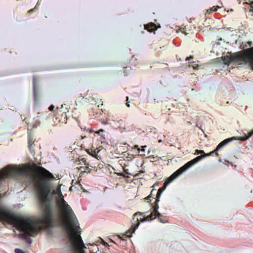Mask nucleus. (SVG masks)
Here are the masks:
<instances>
[{"instance_id":"obj_39","label":"nucleus","mask_w":253,"mask_h":253,"mask_svg":"<svg viewBox=\"0 0 253 253\" xmlns=\"http://www.w3.org/2000/svg\"><path fill=\"white\" fill-rule=\"evenodd\" d=\"M95 245V243H93V244H92V246H93Z\"/></svg>"},{"instance_id":"obj_11","label":"nucleus","mask_w":253,"mask_h":253,"mask_svg":"<svg viewBox=\"0 0 253 253\" xmlns=\"http://www.w3.org/2000/svg\"><path fill=\"white\" fill-rule=\"evenodd\" d=\"M155 213L154 212H152L151 214L146 217H144L143 218H140V220L141 222H144L145 221H149L155 219Z\"/></svg>"},{"instance_id":"obj_19","label":"nucleus","mask_w":253,"mask_h":253,"mask_svg":"<svg viewBox=\"0 0 253 253\" xmlns=\"http://www.w3.org/2000/svg\"><path fill=\"white\" fill-rule=\"evenodd\" d=\"M155 213V218L158 217V219L159 217H162V215L158 211L157 212H154Z\"/></svg>"},{"instance_id":"obj_22","label":"nucleus","mask_w":253,"mask_h":253,"mask_svg":"<svg viewBox=\"0 0 253 253\" xmlns=\"http://www.w3.org/2000/svg\"><path fill=\"white\" fill-rule=\"evenodd\" d=\"M158 220L160 221V222H161L162 223H166L167 222V221L166 219L162 218V217H159L158 218Z\"/></svg>"},{"instance_id":"obj_3","label":"nucleus","mask_w":253,"mask_h":253,"mask_svg":"<svg viewBox=\"0 0 253 253\" xmlns=\"http://www.w3.org/2000/svg\"><path fill=\"white\" fill-rule=\"evenodd\" d=\"M226 57L229 58V62L249 63L253 70V47L247 49L246 53L237 52Z\"/></svg>"},{"instance_id":"obj_17","label":"nucleus","mask_w":253,"mask_h":253,"mask_svg":"<svg viewBox=\"0 0 253 253\" xmlns=\"http://www.w3.org/2000/svg\"><path fill=\"white\" fill-rule=\"evenodd\" d=\"M40 4V3L39 2H38L36 5L35 6V7L33 8V9H30V10L28 11V12L29 13H31L32 12L35 11V10H37L38 9V7H39V5Z\"/></svg>"},{"instance_id":"obj_42","label":"nucleus","mask_w":253,"mask_h":253,"mask_svg":"<svg viewBox=\"0 0 253 253\" xmlns=\"http://www.w3.org/2000/svg\"><path fill=\"white\" fill-rule=\"evenodd\" d=\"M252 11L253 12V9L252 10Z\"/></svg>"},{"instance_id":"obj_9","label":"nucleus","mask_w":253,"mask_h":253,"mask_svg":"<svg viewBox=\"0 0 253 253\" xmlns=\"http://www.w3.org/2000/svg\"><path fill=\"white\" fill-rule=\"evenodd\" d=\"M34 80H35V77H34ZM33 97L35 103H37L39 100V93L38 91L36 88L35 84V81H34V85H33Z\"/></svg>"},{"instance_id":"obj_40","label":"nucleus","mask_w":253,"mask_h":253,"mask_svg":"<svg viewBox=\"0 0 253 253\" xmlns=\"http://www.w3.org/2000/svg\"><path fill=\"white\" fill-rule=\"evenodd\" d=\"M95 245V243H93V244H92V246H93Z\"/></svg>"},{"instance_id":"obj_34","label":"nucleus","mask_w":253,"mask_h":253,"mask_svg":"<svg viewBox=\"0 0 253 253\" xmlns=\"http://www.w3.org/2000/svg\"><path fill=\"white\" fill-rule=\"evenodd\" d=\"M139 173H136V174H135V175H134V177H138V176H139Z\"/></svg>"},{"instance_id":"obj_23","label":"nucleus","mask_w":253,"mask_h":253,"mask_svg":"<svg viewBox=\"0 0 253 253\" xmlns=\"http://www.w3.org/2000/svg\"><path fill=\"white\" fill-rule=\"evenodd\" d=\"M154 191V189H153V190L151 191L150 194L148 196H147V197L145 198V199H146V200H150L151 201L150 198L152 197V193H153Z\"/></svg>"},{"instance_id":"obj_37","label":"nucleus","mask_w":253,"mask_h":253,"mask_svg":"<svg viewBox=\"0 0 253 253\" xmlns=\"http://www.w3.org/2000/svg\"><path fill=\"white\" fill-rule=\"evenodd\" d=\"M138 146L137 145H135V147L138 148Z\"/></svg>"},{"instance_id":"obj_5","label":"nucleus","mask_w":253,"mask_h":253,"mask_svg":"<svg viewBox=\"0 0 253 253\" xmlns=\"http://www.w3.org/2000/svg\"><path fill=\"white\" fill-rule=\"evenodd\" d=\"M137 223L135 225H132L131 228L128 230L125 234L122 235V236L119 235L118 237L120 239H121L123 241L126 240V238H130L131 237V235L134 232L136 229L138 227L140 223L139 222V219L137 218L136 219Z\"/></svg>"},{"instance_id":"obj_36","label":"nucleus","mask_w":253,"mask_h":253,"mask_svg":"<svg viewBox=\"0 0 253 253\" xmlns=\"http://www.w3.org/2000/svg\"><path fill=\"white\" fill-rule=\"evenodd\" d=\"M139 172H141V173H142V172H143L144 171H142V170H140Z\"/></svg>"},{"instance_id":"obj_41","label":"nucleus","mask_w":253,"mask_h":253,"mask_svg":"<svg viewBox=\"0 0 253 253\" xmlns=\"http://www.w3.org/2000/svg\"><path fill=\"white\" fill-rule=\"evenodd\" d=\"M252 4H253V1L251 2Z\"/></svg>"},{"instance_id":"obj_27","label":"nucleus","mask_w":253,"mask_h":253,"mask_svg":"<svg viewBox=\"0 0 253 253\" xmlns=\"http://www.w3.org/2000/svg\"><path fill=\"white\" fill-rule=\"evenodd\" d=\"M104 130L103 129H99L98 131H96L95 133H97V134H99V133H100V132H104Z\"/></svg>"},{"instance_id":"obj_25","label":"nucleus","mask_w":253,"mask_h":253,"mask_svg":"<svg viewBox=\"0 0 253 253\" xmlns=\"http://www.w3.org/2000/svg\"><path fill=\"white\" fill-rule=\"evenodd\" d=\"M28 145H29V148H30V147L32 145V140L30 138H29V139H28Z\"/></svg>"},{"instance_id":"obj_31","label":"nucleus","mask_w":253,"mask_h":253,"mask_svg":"<svg viewBox=\"0 0 253 253\" xmlns=\"http://www.w3.org/2000/svg\"><path fill=\"white\" fill-rule=\"evenodd\" d=\"M128 97H126L127 102L126 103V106L128 107H129L130 105H129V102H128Z\"/></svg>"},{"instance_id":"obj_10","label":"nucleus","mask_w":253,"mask_h":253,"mask_svg":"<svg viewBox=\"0 0 253 253\" xmlns=\"http://www.w3.org/2000/svg\"><path fill=\"white\" fill-rule=\"evenodd\" d=\"M205 156L203 155L198 156L191 161L188 162V163L190 164V166L192 167L193 165L200 161Z\"/></svg>"},{"instance_id":"obj_12","label":"nucleus","mask_w":253,"mask_h":253,"mask_svg":"<svg viewBox=\"0 0 253 253\" xmlns=\"http://www.w3.org/2000/svg\"><path fill=\"white\" fill-rule=\"evenodd\" d=\"M158 202H157V199H156V201L155 202V204L154 206H153L152 209L153 210V211L152 212H157L158 211L159 209V205H158Z\"/></svg>"},{"instance_id":"obj_32","label":"nucleus","mask_w":253,"mask_h":253,"mask_svg":"<svg viewBox=\"0 0 253 253\" xmlns=\"http://www.w3.org/2000/svg\"><path fill=\"white\" fill-rule=\"evenodd\" d=\"M211 10L210 8L208 9L207 10V12H206V14H211V13H212V12L211 11Z\"/></svg>"},{"instance_id":"obj_18","label":"nucleus","mask_w":253,"mask_h":253,"mask_svg":"<svg viewBox=\"0 0 253 253\" xmlns=\"http://www.w3.org/2000/svg\"><path fill=\"white\" fill-rule=\"evenodd\" d=\"M81 163H84V164L86 166H88L89 163L87 162L85 158H82L80 160Z\"/></svg>"},{"instance_id":"obj_24","label":"nucleus","mask_w":253,"mask_h":253,"mask_svg":"<svg viewBox=\"0 0 253 253\" xmlns=\"http://www.w3.org/2000/svg\"><path fill=\"white\" fill-rule=\"evenodd\" d=\"M196 152L197 154H205V152L203 150H196Z\"/></svg>"},{"instance_id":"obj_2","label":"nucleus","mask_w":253,"mask_h":253,"mask_svg":"<svg viewBox=\"0 0 253 253\" xmlns=\"http://www.w3.org/2000/svg\"><path fill=\"white\" fill-rule=\"evenodd\" d=\"M57 205L63 214L64 228L67 232L71 247L74 253H85L86 249L81 236V228L70 206L64 200L61 194Z\"/></svg>"},{"instance_id":"obj_6","label":"nucleus","mask_w":253,"mask_h":253,"mask_svg":"<svg viewBox=\"0 0 253 253\" xmlns=\"http://www.w3.org/2000/svg\"><path fill=\"white\" fill-rule=\"evenodd\" d=\"M191 167L190 164L187 163L184 166L180 168L177 170H176L174 173H173L169 178L172 181L183 172H184L186 170Z\"/></svg>"},{"instance_id":"obj_29","label":"nucleus","mask_w":253,"mask_h":253,"mask_svg":"<svg viewBox=\"0 0 253 253\" xmlns=\"http://www.w3.org/2000/svg\"><path fill=\"white\" fill-rule=\"evenodd\" d=\"M191 59H193V56L192 55H190V56L186 57L185 60H186V61H187V60H189Z\"/></svg>"},{"instance_id":"obj_28","label":"nucleus","mask_w":253,"mask_h":253,"mask_svg":"<svg viewBox=\"0 0 253 253\" xmlns=\"http://www.w3.org/2000/svg\"><path fill=\"white\" fill-rule=\"evenodd\" d=\"M253 135V130L248 133V137H250Z\"/></svg>"},{"instance_id":"obj_4","label":"nucleus","mask_w":253,"mask_h":253,"mask_svg":"<svg viewBox=\"0 0 253 253\" xmlns=\"http://www.w3.org/2000/svg\"><path fill=\"white\" fill-rule=\"evenodd\" d=\"M233 139H236V138L235 137H231V138H227L225 140H224L223 141H222V142H221L216 147V148H215V149H214L213 151L211 152L210 153H207V154H205L204 156H211V155H212V154H213L214 153H215V155L216 156H219V154L217 152L221 147H222L223 146H224V145H225L226 144H227V143H229L230 142H231L232 140H233Z\"/></svg>"},{"instance_id":"obj_15","label":"nucleus","mask_w":253,"mask_h":253,"mask_svg":"<svg viewBox=\"0 0 253 253\" xmlns=\"http://www.w3.org/2000/svg\"><path fill=\"white\" fill-rule=\"evenodd\" d=\"M79 169L82 170V172H86V170H88V172H90L91 171V169H89L87 166L85 167H81Z\"/></svg>"},{"instance_id":"obj_7","label":"nucleus","mask_w":253,"mask_h":253,"mask_svg":"<svg viewBox=\"0 0 253 253\" xmlns=\"http://www.w3.org/2000/svg\"><path fill=\"white\" fill-rule=\"evenodd\" d=\"M171 181H172L169 178H168L165 181V182L164 183V186H163L162 187L158 189V192L157 193V195H156L157 202H159L160 198L161 197V195L162 193L164 191V190L166 188L168 184H169Z\"/></svg>"},{"instance_id":"obj_1","label":"nucleus","mask_w":253,"mask_h":253,"mask_svg":"<svg viewBox=\"0 0 253 253\" xmlns=\"http://www.w3.org/2000/svg\"><path fill=\"white\" fill-rule=\"evenodd\" d=\"M26 172L24 168L8 165L0 171V181L5 178L22 175ZM34 186L37 191L39 202L42 209V218L32 219L10 212L0 206V220L12 224L17 229L23 231L20 235L26 242L31 244L32 240L29 236H35L42 229V224L50 225L53 220L51 203L48 196L50 191V181L55 177L48 170L42 167L37 169L32 175Z\"/></svg>"},{"instance_id":"obj_38","label":"nucleus","mask_w":253,"mask_h":253,"mask_svg":"<svg viewBox=\"0 0 253 253\" xmlns=\"http://www.w3.org/2000/svg\"><path fill=\"white\" fill-rule=\"evenodd\" d=\"M95 245V243H93V244H92V246H93Z\"/></svg>"},{"instance_id":"obj_33","label":"nucleus","mask_w":253,"mask_h":253,"mask_svg":"<svg viewBox=\"0 0 253 253\" xmlns=\"http://www.w3.org/2000/svg\"><path fill=\"white\" fill-rule=\"evenodd\" d=\"M146 147V146L142 147V148H141V151H143V152H144V151H145V149H144V148H145V147Z\"/></svg>"},{"instance_id":"obj_20","label":"nucleus","mask_w":253,"mask_h":253,"mask_svg":"<svg viewBox=\"0 0 253 253\" xmlns=\"http://www.w3.org/2000/svg\"><path fill=\"white\" fill-rule=\"evenodd\" d=\"M15 253H25L24 251H23L22 250H20L19 249H15Z\"/></svg>"},{"instance_id":"obj_16","label":"nucleus","mask_w":253,"mask_h":253,"mask_svg":"<svg viewBox=\"0 0 253 253\" xmlns=\"http://www.w3.org/2000/svg\"><path fill=\"white\" fill-rule=\"evenodd\" d=\"M35 122L34 124L33 125V128H36L38 126H39L40 125V121L38 119H34Z\"/></svg>"},{"instance_id":"obj_30","label":"nucleus","mask_w":253,"mask_h":253,"mask_svg":"<svg viewBox=\"0 0 253 253\" xmlns=\"http://www.w3.org/2000/svg\"><path fill=\"white\" fill-rule=\"evenodd\" d=\"M143 214V213L142 212H136L134 214V216H135V215H142Z\"/></svg>"},{"instance_id":"obj_26","label":"nucleus","mask_w":253,"mask_h":253,"mask_svg":"<svg viewBox=\"0 0 253 253\" xmlns=\"http://www.w3.org/2000/svg\"><path fill=\"white\" fill-rule=\"evenodd\" d=\"M54 108V106L53 105H51L49 107L48 109H49L50 111H51L53 110Z\"/></svg>"},{"instance_id":"obj_8","label":"nucleus","mask_w":253,"mask_h":253,"mask_svg":"<svg viewBox=\"0 0 253 253\" xmlns=\"http://www.w3.org/2000/svg\"><path fill=\"white\" fill-rule=\"evenodd\" d=\"M145 29L147 30L148 31L150 32H152L157 29L158 28H160V26L159 25L158 27H157L156 25L153 23H150L149 24H147L145 25Z\"/></svg>"},{"instance_id":"obj_35","label":"nucleus","mask_w":253,"mask_h":253,"mask_svg":"<svg viewBox=\"0 0 253 253\" xmlns=\"http://www.w3.org/2000/svg\"><path fill=\"white\" fill-rule=\"evenodd\" d=\"M89 132H93V130H92V129H90V130H89Z\"/></svg>"},{"instance_id":"obj_13","label":"nucleus","mask_w":253,"mask_h":253,"mask_svg":"<svg viewBox=\"0 0 253 253\" xmlns=\"http://www.w3.org/2000/svg\"><path fill=\"white\" fill-rule=\"evenodd\" d=\"M220 3H221V6H219V5H217L216 6H213L212 7H211L210 8L211 9V11L212 12L216 11L218 8H221L222 7V3L221 2Z\"/></svg>"},{"instance_id":"obj_21","label":"nucleus","mask_w":253,"mask_h":253,"mask_svg":"<svg viewBox=\"0 0 253 253\" xmlns=\"http://www.w3.org/2000/svg\"><path fill=\"white\" fill-rule=\"evenodd\" d=\"M100 122L102 124H104V125L108 124V120H105V119H101L100 120Z\"/></svg>"},{"instance_id":"obj_14","label":"nucleus","mask_w":253,"mask_h":253,"mask_svg":"<svg viewBox=\"0 0 253 253\" xmlns=\"http://www.w3.org/2000/svg\"><path fill=\"white\" fill-rule=\"evenodd\" d=\"M236 139H233V140H240L241 141H245L249 138V137L247 136H243V137H234Z\"/></svg>"}]
</instances>
